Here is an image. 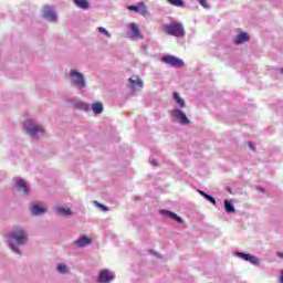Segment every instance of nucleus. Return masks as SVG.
<instances>
[{
	"instance_id": "1",
	"label": "nucleus",
	"mask_w": 283,
	"mask_h": 283,
	"mask_svg": "<svg viewBox=\"0 0 283 283\" xmlns=\"http://www.w3.org/2000/svg\"><path fill=\"white\" fill-rule=\"evenodd\" d=\"M27 242L28 234L22 228H17L9 234V244L15 253H21V251L14 244H25Z\"/></svg>"
},
{
	"instance_id": "2",
	"label": "nucleus",
	"mask_w": 283,
	"mask_h": 283,
	"mask_svg": "<svg viewBox=\"0 0 283 283\" xmlns=\"http://www.w3.org/2000/svg\"><path fill=\"white\" fill-rule=\"evenodd\" d=\"M166 34L169 36H176L177 39H184L185 36V25L180 22H170L164 25Z\"/></svg>"
},
{
	"instance_id": "3",
	"label": "nucleus",
	"mask_w": 283,
	"mask_h": 283,
	"mask_svg": "<svg viewBox=\"0 0 283 283\" xmlns=\"http://www.w3.org/2000/svg\"><path fill=\"white\" fill-rule=\"evenodd\" d=\"M24 129L27 134H30L32 138H39V136H43L45 129L43 126L36 124V122L32 119H28L24 124Z\"/></svg>"
},
{
	"instance_id": "4",
	"label": "nucleus",
	"mask_w": 283,
	"mask_h": 283,
	"mask_svg": "<svg viewBox=\"0 0 283 283\" xmlns=\"http://www.w3.org/2000/svg\"><path fill=\"white\" fill-rule=\"evenodd\" d=\"M72 85L75 87V90H78V92H83V90L87 87V80H85V75H83V73L78 72L77 70H73Z\"/></svg>"
},
{
	"instance_id": "5",
	"label": "nucleus",
	"mask_w": 283,
	"mask_h": 283,
	"mask_svg": "<svg viewBox=\"0 0 283 283\" xmlns=\"http://www.w3.org/2000/svg\"><path fill=\"white\" fill-rule=\"evenodd\" d=\"M161 61L166 63V65H171V67H182L185 65V61L174 55H165Z\"/></svg>"
},
{
	"instance_id": "6",
	"label": "nucleus",
	"mask_w": 283,
	"mask_h": 283,
	"mask_svg": "<svg viewBox=\"0 0 283 283\" xmlns=\"http://www.w3.org/2000/svg\"><path fill=\"white\" fill-rule=\"evenodd\" d=\"M171 116L176 118V120L180 124V125H189V118L187 117V114H185L182 111L178 109V108H174L170 112Z\"/></svg>"
},
{
	"instance_id": "7",
	"label": "nucleus",
	"mask_w": 283,
	"mask_h": 283,
	"mask_svg": "<svg viewBox=\"0 0 283 283\" xmlns=\"http://www.w3.org/2000/svg\"><path fill=\"white\" fill-rule=\"evenodd\" d=\"M116 276L114 275V272L109 271V270H102L99 272V275L97 277V282L98 283H109L113 282V280Z\"/></svg>"
},
{
	"instance_id": "8",
	"label": "nucleus",
	"mask_w": 283,
	"mask_h": 283,
	"mask_svg": "<svg viewBox=\"0 0 283 283\" xmlns=\"http://www.w3.org/2000/svg\"><path fill=\"white\" fill-rule=\"evenodd\" d=\"M237 258H241V260H244L245 262H250V264H253L254 266H260V259L256 256H253L251 254H247L244 252H237Z\"/></svg>"
},
{
	"instance_id": "9",
	"label": "nucleus",
	"mask_w": 283,
	"mask_h": 283,
	"mask_svg": "<svg viewBox=\"0 0 283 283\" xmlns=\"http://www.w3.org/2000/svg\"><path fill=\"white\" fill-rule=\"evenodd\" d=\"M128 10H130V12H138L142 17H147V14H149L147 7H145V2H138L136 6H129Z\"/></svg>"
},
{
	"instance_id": "10",
	"label": "nucleus",
	"mask_w": 283,
	"mask_h": 283,
	"mask_svg": "<svg viewBox=\"0 0 283 283\" xmlns=\"http://www.w3.org/2000/svg\"><path fill=\"white\" fill-rule=\"evenodd\" d=\"M130 90L136 92L137 90H143L144 82L138 75H133L129 80Z\"/></svg>"
},
{
	"instance_id": "11",
	"label": "nucleus",
	"mask_w": 283,
	"mask_h": 283,
	"mask_svg": "<svg viewBox=\"0 0 283 283\" xmlns=\"http://www.w3.org/2000/svg\"><path fill=\"white\" fill-rule=\"evenodd\" d=\"M43 18L51 22L56 21V11L54 8L45 6L43 8Z\"/></svg>"
},
{
	"instance_id": "12",
	"label": "nucleus",
	"mask_w": 283,
	"mask_h": 283,
	"mask_svg": "<svg viewBox=\"0 0 283 283\" xmlns=\"http://www.w3.org/2000/svg\"><path fill=\"white\" fill-rule=\"evenodd\" d=\"M128 28L132 32L130 39H133V41H137L138 39H143V34L140 33V29L138 28V25H136V23H129Z\"/></svg>"
},
{
	"instance_id": "13",
	"label": "nucleus",
	"mask_w": 283,
	"mask_h": 283,
	"mask_svg": "<svg viewBox=\"0 0 283 283\" xmlns=\"http://www.w3.org/2000/svg\"><path fill=\"white\" fill-rule=\"evenodd\" d=\"M75 247H78L80 249H83V247H90V244H92V239L83 235L80 239H77L74 242Z\"/></svg>"
},
{
	"instance_id": "14",
	"label": "nucleus",
	"mask_w": 283,
	"mask_h": 283,
	"mask_svg": "<svg viewBox=\"0 0 283 283\" xmlns=\"http://www.w3.org/2000/svg\"><path fill=\"white\" fill-rule=\"evenodd\" d=\"M249 41V33L241 32L234 38V43L237 45H240L241 43H247Z\"/></svg>"
},
{
	"instance_id": "15",
	"label": "nucleus",
	"mask_w": 283,
	"mask_h": 283,
	"mask_svg": "<svg viewBox=\"0 0 283 283\" xmlns=\"http://www.w3.org/2000/svg\"><path fill=\"white\" fill-rule=\"evenodd\" d=\"M45 211H48V208L45 207H41L39 205H33L31 207V213L32 216H41L42 213H45Z\"/></svg>"
},
{
	"instance_id": "16",
	"label": "nucleus",
	"mask_w": 283,
	"mask_h": 283,
	"mask_svg": "<svg viewBox=\"0 0 283 283\" xmlns=\"http://www.w3.org/2000/svg\"><path fill=\"white\" fill-rule=\"evenodd\" d=\"M172 98L181 109L187 107V103H185V99L180 97V94H178V92L172 93Z\"/></svg>"
},
{
	"instance_id": "17",
	"label": "nucleus",
	"mask_w": 283,
	"mask_h": 283,
	"mask_svg": "<svg viewBox=\"0 0 283 283\" xmlns=\"http://www.w3.org/2000/svg\"><path fill=\"white\" fill-rule=\"evenodd\" d=\"M161 216H165L166 218H170V220H176V222H182V218L178 217V214L168 210H161Z\"/></svg>"
},
{
	"instance_id": "18",
	"label": "nucleus",
	"mask_w": 283,
	"mask_h": 283,
	"mask_svg": "<svg viewBox=\"0 0 283 283\" xmlns=\"http://www.w3.org/2000/svg\"><path fill=\"white\" fill-rule=\"evenodd\" d=\"M54 211H55V213H57L59 216H62V217L72 216V210L70 208L55 207Z\"/></svg>"
},
{
	"instance_id": "19",
	"label": "nucleus",
	"mask_w": 283,
	"mask_h": 283,
	"mask_svg": "<svg viewBox=\"0 0 283 283\" xmlns=\"http://www.w3.org/2000/svg\"><path fill=\"white\" fill-rule=\"evenodd\" d=\"M17 187L19 189V191H22V193H29L30 188L28 187V185H25V181L23 179H20L17 181Z\"/></svg>"
},
{
	"instance_id": "20",
	"label": "nucleus",
	"mask_w": 283,
	"mask_h": 283,
	"mask_svg": "<svg viewBox=\"0 0 283 283\" xmlns=\"http://www.w3.org/2000/svg\"><path fill=\"white\" fill-rule=\"evenodd\" d=\"M73 1L77 8H81V10H87V8H90V2H87V0H73Z\"/></svg>"
},
{
	"instance_id": "21",
	"label": "nucleus",
	"mask_w": 283,
	"mask_h": 283,
	"mask_svg": "<svg viewBox=\"0 0 283 283\" xmlns=\"http://www.w3.org/2000/svg\"><path fill=\"white\" fill-rule=\"evenodd\" d=\"M92 109L94 114H103V104L101 102L93 103Z\"/></svg>"
},
{
	"instance_id": "22",
	"label": "nucleus",
	"mask_w": 283,
	"mask_h": 283,
	"mask_svg": "<svg viewBox=\"0 0 283 283\" xmlns=\"http://www.w3.org/2000/svg\"><path fill=\"white\" fill-rule=\"evenodd\" d=\"M224 210L227 213H235V208L233 207V203L229 200H224Z\"/></svg>"
},
{
	"instance_id": "23",
	"label": "nucleus",
	"mask_w": 283,
	"mask_h": 283,
	"mask_svg": "<svg viewBox=\"0 0 283 283\" xmlns=\"http://www.w3.org/2000/svg\"><path fill=\"white\" fill-rule=\"evenodd\" d=\"M200 196H202L203 198H206V200H208V202H211V205H216V199L213 197H211V195H207V192L199 190Z\"/></svg>"
},
{
	"instance_id": "24",
	"label": "nucleus",
	"mask_w": 283,
	"mask_h": 283,
	"mask_svg": "<svg viewBox=\"0 0 283 283\" xmlns=\"http://www.w3.org/2000/svg\"><path fill=\"white\" fill-rule=\"evenodd\" d=\"M57 273H70V268H67V265L60 263L57 264Z\"/></svg>"
},
{
	"instance_id": "25",
	"label": "nucleus",
	"mask_w": 283,
	"mask_h": 283,
	"mask_svg": "<svg viewBox=\"0 0 283 283\" xmlns=\"http://www.w3.org/2000/svg\"><path fill=\"white\" fill-rule=\"evenodd\" d=\"M167 2L170 3V6H175L176 8H182V6H185L184 0H167Z\"/></svg>"
},
{
	"instance_id": "26",
	"label": "nucleus",
	"mask_w": 283,
	"mask_h": 283,
	"mask_svg": "<svg viewBox=\"0 0 283 283\" xmlns=\"http://www.w3.org/2000/svg\"><path fill=\"white\" fill-rule=\"evenodd\" d=\"M97 32H99V34H104V36H107V39H112V34L109 33V31H107V29L103 27H98Z\"/></svg>"
},
{
	"instance_id": "27",
	"label": "nucleus",
	"mask_w": 283,
	"mask_h": 283,
	"mask_svg": "<svg viewBox=\"0 0 283 283\" xmlns=\"http://www.w3.org/2000/svg\"><path fill=\"white\" fill-rule=\"evenodd\" d=\"M95 203H97V207H99V209H102V211H109V208H107L105 205H102L98 202H95Z\"/></svg>"
},
{
	"instance_id": "28",
	"label": "nucleus",
	"mask_w": 283,
	"mask_h": 283,
	"mask_svg": "<svg viewBox=\"0 0 283 283\" xmlns=\"http://www.w3.org/2000/svg\"><path fill=\"white\" fill-rule=\"evenodd\" d=\"M198 2L200 3V6H202V8H209L207 0H198Z\"/></svg>"
},
{
	"instance_id": "29",
	"label": "nucleus",
	"mask_w": 283,
	"mask_h": 283,
	"mask_svg": "<svg viewBox=\"0 0 283 283\" xmlns=\"http://www.w3.org/2000/svg\"><path fill=\"white\" fill-rule=\"evenodd\" d=\"M249 147L250 149L255 150V144L253 142L249 143Z\"/></svg>"
},
{
	"instance_id": "30",
	"label": "nucleus",
	"mask_w": 283,
	"mask_h": 283,
	"mask_svg": "<svg viewBox=\"0 0 283 283\" xmlns=\"http://www.w3.org/2000/svg\"><path fill=\"white\" fill-rule=\"evenodd\" d=\"M150 165H153V167H158V161H156L155 159L150 160Z\"/></svg>"
},
{
	"instance_id": "31",
	"label": "nucleus",
	"mask_w": 283,
	"mask_h": 283,
	"mask_svg": "<svg viewBox=\"0 0 283 283\" xmlns=\"http://www.w3.org/2000/svg\"><path fill=\"white\" fill-rule=\"evenodd\" d=\"M280 282L283 283V272H282V274L280 276Z\"/></svg>"
},
{
	"instance_id": "32",
	"label": "nucleus",
	"mask_w": 283,
	"mask_h": 283,
	"mask_svg": "<svg viewBox=\"0 0 283 283\" xmlns=\"http://www.w3.org/2000/svg\"><path fill=\"white\" fill-rule=\"evenodd\" d=\"M277 255H279V258L283 259V253L282 252H279Z\"/></svg>"
},
{
	"instance_id": "33",
	"label": "nucleus",
	"mask_w": 283,
	"mask_h": 283,
	"mask_svg": "<svg viewBox=\"0 0 283 283\" xmlns=\"http://www.w3.org/2000/svg\"><path fill=\"white\" fill-rule=\"evenodd\" d=\"M261 191H264V189L261 188Z\"/></svg>"
}]
</instances>
